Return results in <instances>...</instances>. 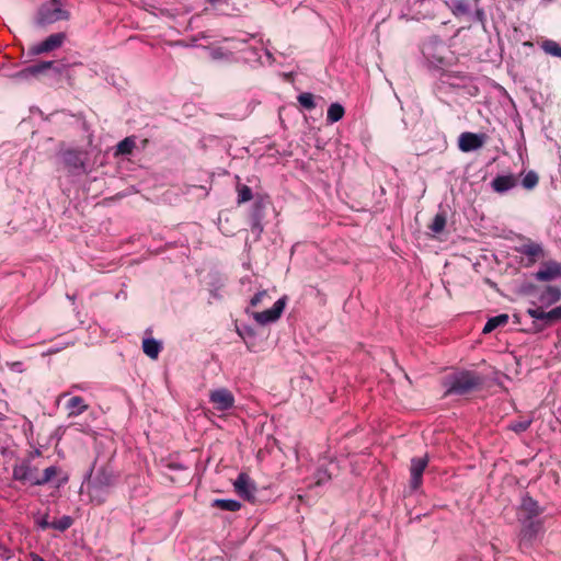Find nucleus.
I'll return each mask as SVG.
<instances>
[{
	"label": "nucleus",
	"instance_id": "nucleus-4",
	"mask_svg": "<svg viewBox=\"0 0 561 561\" xmlns=\"http://www.w3.org/2000/svg\"><path fill=\"white\" fill-rule=\"evenodd\" d=\"M286 304L287 297L283 296L273 305L272 308L260 312H253L252 317L260 325H266L276 322L284 312Z\"/></svg>",
	"mask_w": 561,
	"mask_h": 561
},
{
	"label": "nucleus",
	"instance_id": "nucleus-5",
	"mask_svg": "<svg viewBox=\"0 0 561 561\" xmlns=\"http://www.w3.org/2000/svg\"><path fill=\"white\" fill-rule=\"evenodd\" d=\"M48 69H54L57 73H61L64 66H56L55 61H41L18 71L14 77L19 80H28L31 78L38 77Z\"/></svg>",
	"mask_w": 561,
	"mask_h": 561
},
{
	"label": "nucleus",
	"instance_id": "nucleus-25",
	"mask_svg": "<svg viewBox=\"0 0 561 561\" xmlns=\"http://www.w3.org/2000/svg\"><path fill=\"white\" fill-rule=\"evenodd\" d=\"M561 299V289L554 286H548L541 294L540 300L545 304L551 305Z\"/></svg>",
	"mask_w": 561,
	"mask_h": 561
},
{
	"label": "nucleus",
	"instance_id": "nucleus-8",
	"mask_svg": "<svg viewBox=\"0 0 561 561\" xmlns=\"http://www.w3.org/2000/svg\"><path fill=\"white\" fill-rule=\"evenodd\" d=\"M65 38H66V36L64 33L51 34L43 42H41L36 45H33L30 48L28 53L32 56H37L41 54L49 53L51 50L59 48L62 45Z\"/></svg>",
	"mask_w": 561,
	"mask_h": 561
},
{
	"label": "nucleus",
	"instance_id": "nucleus-38",
	"mask_svg": "<svg viewBox=\"0 0 561 561\" xmlns=\"http://www.w3.org/2000/svg\"><path fill=\"white\" fill-rule=\"evenodd\" d=\"M474 19L477 22H479L483 28H485L486 24V15L482 8H476L474 10Z\"/></svg>",
	"mask_w": 561,
	"mask_h": 561
},
{
	"label": "nucleus",
	"instance_id": "nucleus-11",
	"mask_svg": "<svg viewBox=\"0 0 561 561\" xmlns=\"http://www.w3.org/2000/svg\"><path fill=\"white\" fill-rule=\"evenodd\" d=\"M113 481H114V477L111 472H108L106 469L102 468L100 469L92 483H91V496H92V501H96L98 504H101L103 502V499H96V495H94L93 493H96L99 492L100 490H102L103 488H108L113 484Z\"/></svg>",
	"mask_w": 561,
	"mask_h": 561
},
{
	"label": "nucleus",
	"instance_id": "nucleus-35",
	"mask_svg": "<svg viewBox=\"0 0 561 561\" xmlns=\"http://www.w3.org/2000/svg\"><path fill=\"white\" fill-rule=\"evenodd\" d=\"M539 178L535 171H529L523 179V186L526 190H533L538 184Z\"/></svg>",
	"mask_w": 561,
	"mask_h": 561
},
{
	"label": "nucleus",
	"instance_id": "nucleus-29",
	"mask_svg": "<svg viewBox=\"0 0 561 561\" xmlns=\"http://www.w3.org/2000/svg\"><path fill=\"white\" fill-rule=\"evenodd\" d=\"M446 215L444 213H438L435 215L432 224L428 226V228L434 232V233H440L443 232V230L445 229L446 227Z\"/></svg>",
	"mask_w": 561,
	"mask_h": 561
},
{
	"label": "nucleus",
	"instance_id": "nucleus-6",
	"mask_svg": "<svg viewBox=\"0 0 561 561\" xmlns=\"http://www.w3.org/2000/svg\"><path fill=\"white\" fill-rule=\"evenodd\" d=\"M12 477L15 481L35 485L38 470L36 467L32 466L30 460H23L21 463L13 466Z\"/></svg>",
	"mask_w": 561,
	"mask_h": 561
},
{
	"label": "nucleus",
	"instance_id": "nucleus-43",
	"mask_svg": "<svg viewBox=\"0 0 561 561\" xmlns=\"http://www.w3.org/2000/svg\"><path fill=\"white\" fill-rule=\"evenodd\" d=\"M31 560L32 561H46L44 560L41 556L36 554V553H32L31 554Z\"/></svg>",
	"mask_w": 561,
	"mask_h": 561
},
{
	"label": "nucleus",
	"instance_id": "nucleus-36",
	"mask_svg": "<svg viewBox=\"0 0 561 561\" xmlns=\"http://www.w3.org/2000/svg\"><path fill=\"white\" fill-rule=\"evenodd\" d=\"M527 313L535 320V324L538 322L542 323L543 309L540 307L530 308Z\"/></svg>",
	"mask_w": 561,
	"mask_h": 561
},
{
	"label": "nucleus",
	"instance_id": "nucleus-28",
	"mask_svg": "<svg viewBox=\"0 0 561 561\" xmlns=\"http://www.w3.org/2000/svg\"><path fill=\"white\" fill-rule=\"evenodd\" d=\"M59 469L56 466L46 468L43 474H38L35 485H44L53 480L58 473Z\"/></svg>",
	"mask_w": 561,
	"mask_h": 561
},
{
	"label": "nucleus",
	"instance_id": "nucleus-40",
	"mask_svg": "<svg viewBox=\"0 0 561 561\" xmlns=\"http://www.w3.org/2000/svg\"><path fill=\"white\" fill-rule=\"evenodd\" d=\"M265 297H267V291H266V290H261V291L256 293V294L251 298V301H250L251 306H252V307H256V306H259V305L263 301V299H264Z\"/></svg>",
	"mask_w": 561,
	"mask_h": 561
},
{
	"label": "nucleus",
	"instance_id": "nucleus-33",
	"mask_svg": "<svg viewBox=\"0 0 561 561\" xmlns=\"http://www.w3.org/2000/svg\"><path fill=\"white\" fill-rule=\"evenodd\" d=\"M238 204L247 203L252 199V190L248 185H238Z\"/></svg>",
	"mask_w": 561,
	"mask_h": 561
},
{
	"label": "nucleus",
	"instance_id": "nucleus-21",
	"mask_svg": "<svg viewBox=\"0 0 561 561\" xmlns=\"http://www.w3.org/2000/svg\"><path fill=\"white\" fill-rule=\"evenodd\" d=\"M560 319H561V306H558L550 311L543 310L542 323H536V327L541 330L545 327L551 325L552 323H554L556 321H558Z\"/></svg>",
	"mask_w": 561,
	"mask_h": 561
},
{
	"label": "nucleus",
	"instance_id": "nucleus-7",
	"mask_svg": "<svg viewBox=\"0 0 561 561\" xmlns=\"http://www.w3.org/2000/svg\"><path fill=\"white\" fill-rule=\"evenodd\" d=\"M234 491L244 500L253 502L255 500L256 485L247 473H240L233 482Z\"/></svg>",
	"mask_w": 561,
	"mask_h": 561
},
{
	"label": "nucleus",
	"instance_id": "nucleus-30",
	"mask_svg": "<svg viewBox=\"0 0 561 561\" xmlns=\"http://www.w3.org/2000/svg\"><path fill=\"white\" fill-rule=\"evenodd\" d=\"M299 104L306 110H313L316 107L314 96L312 93L304 92L297 98Z\"/></svg>",
	"mask_w": 561,
	"mask_h": 561
},
{
	"label": "nucleus",
	"instance_id": "nucleus-41",
	"mask_svg": "<svg viewBox=\"0 0 561 561\" xmlns=\"http://www.w3.org/2000/svg\"><path fill=\"white\" fill-rule=\"evenodd\" d=\"M214 8L219 9L222 5H229V0H207Z\"/></svg>",
	"mask_w": 561,
	"mask_h": 561
},
{
	"label": "nucleus",
	"instance_id": "nucleus-10",
	"mask_svg": "<svg viewBox=\"0 0 561 561\" xmlns=\"http://www.w3.org/2000/svg\"><path fill=\"white\" fill-rule=\"evenodd\" d=\"M428 465V457L425 455L424 457H414L411 459L410 465V485L413 490H417L422 484L423 472Z\"/></svg>",
	"mask_w": 561,
	"mask_h": 561
},
{
	"label": "nucleus",
	"instance_id": "nucleus-18",
	"mask_svg": "<svg viewBox=\"0 0 561 561\" xmlns=\"http://www.w3.org/2000/svg\"><path fill=\"white\" fill-rule=\"evenodd\" d=\"M561 274V266L558 263H550L543 268H540L535 277L541 282H548L554 279L557 276Z\"/></svg>",
	"mask_w": 561,
	"mask_h": 561
},
{
	"label": "nucleus",
	"instance_id": "nucleus-19",
	"mask_svg": "<svg viewBox=\"0 0 561 561\" xmlns=\"http://www.w3.org/2000/svg\"><path fill=\"white\" fill-rule=\"evenodd\" d=\"M88 408L89 405L84 402L83 398L79 396L72 397L67 403L68 416H78L85 412Z\"/></svg>",
	"mask_w": 561,
	"mask_h": 561
},
{
	"label": "nucleus",
	"instance_id": "nucleus-34",
	"mask_svg": "<svg viewBox=\"0 0 561 561\" xmlns=\"http://www.w3.org/2000/svg\"><path fill=\"white\" fill-rule=\"evenodd\" d=\"M530 424H531V420L525 419V420H519V421L512 422L508 425V428L511 431L519 434V433L526 432L529 428Z\"/></svg>",
	"mask_w": 561,
	"mask_h": 561
},
{
	"label": "nucleus",
	"instance_id": "nucleus-16",
	"mask_svg": "<svg viewBox=\"0 0 561 561\" xmlns=\"http://www.w3.org/2000/svg\"><path fill=\"white\" fill-rule=\"evenodd\" d=\"M541 512L537 501L528 495L523 496L519 507V518H537Z\"/></svg>",
	"mask_w": 561,
	"mask_h": 561
},
{
	"label": "nucleus",
	"instance_id": "nucleus-14",
	"mask_svg": "<svg viewBox=\"0 0 561 561\" xmlns=\"http://www.w3.org/2000/svg\"><path fill=\"white\" fill-rule=\"evenodd\" d=\"M62 161L69 172L84 170L83 152L79 150L68 149L62 152Z\"/></svg>",
	"mask_w": 561,
	"mask_h": 561
},
{
	"label": "nucleus",
	"instance_id": "nucleus-26",
	"mask_svg": "<svg viewBox=\"0 0 561 561\" xmlns=\"http://www.w3.org/2000/svg\"><path fill=\"white\" fill-rule=\"evenodd\" d=\"M344 107L340 103H332L327 113V121L331 124L341 121L344 116Z\"/></svg>",
	"mask_w": 561,
	"mask_h": 561
},
{
	"label": "nucleus",
	"instance_id": "nucleus-2",
	"mask_svg": "<svg viewBox=\"0 0 561 561\" xmlns=\"http://www.w3.org/2000/svg\"><path fill=\"white\" fill-rule=\"evenodd\" d=\"M68 19L69 13L62 9L61 2L59 0H49L39 7L35 23L38 26H46Z\"/></svg>",
	"mask_w": 561,
	"mask_h": 561
},
{
	"label": "nucleus",
	"instance_id": "nucleus-13",
	"mask_svg": "<svg viewBox=\"0 0 561 561\" xmlns=\"http://www.w3.org/2000/svg\"><path fill=\"white\" fill-rule=\"evenodd\" d=\"M516 252L525 255L529 260V264H534L539 259L545 257V250L540 243L527 239L525 243L515 248Z\"/></svg>",
	"mask_w": 561,
	"mask_h": 561
},
{
	"label": "nucleus",
	"instance_id": "nucleus-9",
	"mask_svg": "<svg viewBox=\"0 0 561 561\" xmlns=\"http://www.w3.org/2000/svg\"><path fill=\"white\" fill-rule=\"evenodd\" d=\"M486 140L485 134L465 131L459 136L458 147L462 152H470L480 149Z\"/></svg>",
	"mask_w": 561,
	"mask_h": 561
},
{
	"label": "nucleus",
	"instance_id": "nucleus-37",
	"mask_svg": "<svg viewBox=\"0 0 561 561\" xmlns=\"http://www.w3.org/2000/svg\"><path fill=\"white\" fill-rule=\"evenodd\" d=\"M331 479L325 469H318L316 472V484L321 485Z\"/></svg>",
	"mask_w": 561,
	"mask_h": 561
},
{
	"label": "nucleus",
	"instance_id": "nucleus-17",
	"mask_svg": "<svg viewBox=\"0 0 561 561\" xmlns=\"http://www.w3.org/2000/svg\"><path fill=\"white\" fill-rule=\"evenodd\" d=\"M517 183L516 178L513 174L508 175H497L491 182V186L496 193H505L511 188L515 187Z\"/></svg>",
	"mask_w": 561,
	"mask_h": 561
},
{
	"label": "nucleus",
	"instance_id": "nucleus-23",
	"mask_svg": "<svg viewBox=\"0 0 561 561\" xmlns=\"http://www.w3.org/2000/svg\"><path fill=\"white\" fill-rule=\"evenodd\" d=\"M211 506L222 511L237 512L241 508V503L232 499H216L213 501Z\"/></svg>",
	"mask_w": 561,
	"mask_h": 561
},
{
	"label": "nucleus",
	"instance_id": "nucleus-20",
	"mask_svg": "<svg viewBox=\"0 0 561 561\" xmlns=\"http://www.w3.org/2000/svg\"><path fill=\"white\" fill-rule=\"evenodd\" d=\"M508 323V316L506 313H502L495 317L490 318L483 330L482 333L488 334L491 333L493 330L500 327H504Z\"/></svg>",
	"mask_w": 561,
	"mask_h": 561
},
{
	"label": "nucleus",
	"instance_id": "nucleus-1",
	"mask_svg": "<svg viewBox=\"0 0 561 561\" xmlns=\"http://www.w3.org/2000/svg\"><path fill=\"white\" fill-rule=\"evenodd\" d=\"M483 377L471 370H461L450 375L444 382L446 387L445 396H463L480 388L483 383Z\"/></svg>",
	"mask_w": 561,
	"mask_h": 561
},
{
	"label": "nucleus",
	"instance_id": "nucleus-12",
	"mask_svg": "<svg viewBox=\"0 0 561 561\" xmlns=\"http://www.w3.org/2000/svg\"><path fill=\"white\" fill-rule=\"evenodd\" d=\"M209 400L218 411H227L231 409L234 403L233 394L225 388L213 391L209 396Z\"/></svg>",
	"mask_w": 561,
	"mask_h": 561
},
{
	"label": "nucleus",
	"instance_id": "nucleus-39",
	"mask_svg": "<svg viewBox=\"0 0 561 561\" xmlns=\"http://www.w3.org/2000/svg\"><path fill=\"white\" fill-rule=\"evenodd\" d=\"M231 54L225 51L222 48L220 47H217V48H214L211 51H210V56L213 59L215 60H218V59H224V58H228Z\"/></svg>",
	"mask_w": 561,
	"mask_h": 561
},
{
	"label": "nucleus",
	"instance_id": "nucleus-3",
	"mask_svg": "<svg viewBox=\"0 0 561 561\" xmlns=\"http://www.w3.org/2000/svg\"><path fill=\"white\" fill-rule=\"evenodd\" d=\"M522 529L519 534V541L523 546L531 545L538 536L542 533V520L537 518H519Z\"/></svg>",
	"mask_w": 561,
	"mask_h": 561
},
{
	"label": "nucleus",
	"instance_id": "nucleus-32",
	"mask_svg": "<svg viewBox=\"0 0 561 561\" xmlns=\"http://www.w3.org/2000/svg\"><path fill=\"white\" fill-rule=\"evenodd\" d=\"M72 524H73V519L70 516L65 515L61 518H59L58 520L53 522L51 528L57 529L59 531H65L68 528H70L72 526Z\"/></svg>",
	"mask_w": 561,
	"mask_h": 561
},
{
	"label": "nucleus",
	"instance_id": "nucleus-22",
	"mask_svg": "<svg viewBox=\"0 0 561 561\" xmlns=\"http://www.w3.org/2000/svg\"><path fill=\"white\" fill-rule=\"evenodd\" d=\"M142 351L148 357L156 359L161 351V343L154 339H145L142 341Z\"/></svg>",
	"mask_w": 561,
	"mask_h": 561
},
{
	"label": "nucleus",
	"instance_id": "nucleus-24",
	"mask_svg": "<svg viewBox=\"0 0 561 561\" xmlns=\"http://www.w3.org/2000/svg\"><path fill=\"white\" fill-rule=\"evenodd\" d=\"M450 10L457 18L469 14L471 7L468 0H451Z\"/></svg>",
	"mask_w": 561,
	"mask_h": 561
},
{
	"label": "nucleus",
	"instance_id": "nucleus-31",
	"mask_svg": "<svg viewBox=\"0 0 561 561\" xmlns=\"http://www.w3.org/2000/svg\"><path fill=\"white\" fill-rule=\"evenodd\" d=\"M135 148V140L131 137H126L117 145V151L122 154H129Z\"/></svg>",
	"mask_w": 561,
	"mask_h": 561
},
{
	"label": "nucleus",
	"instance_id": "nucleus-27",
	"mask_svg": "<svg viewBox=\"0 0 561 561\" xmlns=\"http://www.w3.org/2000/svg\"><path fill=\"white\" fill-rule=\"evenodd\" d=\"M540 47L547 55L561 58V43L552 39H546L541 43Z\"/></svg>",
	"mask_w": 561,
	"mask_h": 561
},
{
	"label": "nucleus",
	"instance_id": "nucleus-15",
	"mask_svg": "<svg viewBox=\"0 0 561 561\" xmlns=\"http://www.w3.org/2000/svg\"><path fill=\"white\" fill-rule=\"evenodd\" d=\"M264 204L263 202H255L251 214V231L255 234V239H260L263 232L262 219L264 216Z\"/></svg>",
	"mask_w": 561,
	"mask_h": 561
},
{
	"label": "nucleus",
	"instance_id": "nucleus-42",
	"mask_svg": "<svg viewBox=\"0 0 561 561\" xmlns=\"http://www.w3.org/2000/svg\"><path fill=\"white\" fill-rule=\"evenodd\" d=\"M38 526L42 528V529H47V528H51V523H49L47 520V517H44L42 518L39 522H38Z\"/></svg>",
	"mask_w": 561,
	"mask_h": 561
},
{
	"label": "nucleus",
	"instance_id": "nucleus-44",
	"mask_svg": "<svg viewBox=\"0 0 561 561\" xmlns=\"http://www.w3.org/2000/svg\"><path fill=\"white\" fill-rule=\"evenodd\" d=\"M265 54L267 55L268 58L272 57L271 53L266 51Z\"/></svg>",
	"mask_w": 561,
	"mask_h": 561
}]
</instances>
